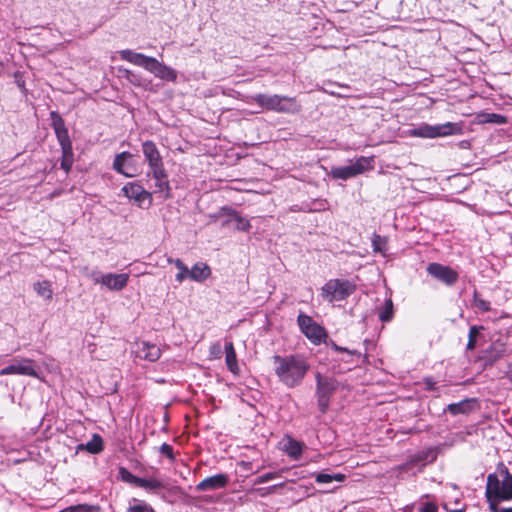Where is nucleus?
Returning <instances> with one entry per match:
<instances>
[{"mask_svg": "<svg viewBox=\"0 0 512 512\" xmlns=\"http://www.w3.org/2000/svg\"><path fill=\"white\" fill-rule=\"evenodd\" d=\"M233 220L236 222V229L239 231H249L251 228L250 221L243 218L240 214H238Z\"/></svg>", "mask_w": 512, "mask_h": 512, "instance_id": "39", "label": "nucleus"}, {"mask_svg": "<svg viewBox=\"0 0 512 512\" xmlns=\"http://www.w3.org/2000/svg\"><path fill=\"white\" fill-rule=\"evenodd\" d=\"M272 361L278 380L289 388L299 385L309 370L308 362L299 354L274 355Z\"/></svg>", "mask_w": 512, "mask_h": 512, "instance_id": "1", "label": "nucleus"}, {"mask_svg": "<svg viewBox=\"0 0 512 512\" xmlns=\"http://www.w3.org/2000/svg\"><path fill=\"white\" fill-rule=\"evenodd\" d=\"M378 316H379L380 321H382V322H389L393 319L394 307H393V302L390 298L385 300L384 306L379 311Z\"/></svg>", "mask_w": 512, "mask_h": 512, "instance_id": "30", "label": "nucleus"}, {"mask_svg": "<svg viewBox=\"0 0 512 512\" xmlns=\"http://www.w3.org/2000/svg\"><path fill=\"white\" fill-rule=\"evenodd\" d=\"M279 448L294 460L299 459L303 452V444L290 436L282 438Z\"/></svg>", "mask_w": 512, "mask_h": 512, "instance_id": "16", "label": "nucleus"}, {"mask_svg": "<svg viewBox=\"0 0 512 512\" xmlns=\"http://www.w3.org/2000/svg\"><path fill=\"white\" fill-rule=\"evenodd\" d=\"M210 354L214 358H220L222 354L221 346L220 344H215L210 347Z\"/></svg>", "mask_w": 512, "mask_h": 512, "instance_id": "45", "label": "nucleus"}, {"mask_svg": "<svg viewBox=\"0 0 512 512\" xmlns=\"http://www.w3.org/2000/svg\"><path fill=\"white\" fill-rule=\"evenodd\" d=\"M152 178L155 180V186L158 192L165 193V198L171 197V187L168 180V174L165 167H161L151 171Z\"/></svg>", "mask_w": 512, "mask_h": 512, "instance_id": "18", "label": "nucleus"}, {"mask_svg": "<svg viewBox=\"0 0 512 512\" xmlns=\"http://www.w3.org/2000/svg\"><path fill=\"white\" fill-rule=\"evenodd\" d=\"M252 99L261 108L278 113H297L301 109L294 97L259 93L253 96Z\"/></svg>", "mask_w": 512, "mask_h": 512, "instance_id": "3", "label": "nucleus"}, {"mask_svg": "<svg viewBox=\"0 0 512 512\" xmlns=\"http://www.w3.org/2000/svg\"><path fill=\"white\" fill-rule=\"evenodd\" d=\"M315 380H316V393H320V372H317L315 374Z\"/></svg>", "mask_w": 512, "mask_h": 512, "instance_id": "49", "label": "nucleus"}, {"mask_svg": "<svg viewBox=\"0 0 512 512\" xmlns=\"http://www.w3.org/2000/svg\"><path fill=\"white\" fill-rule=\"evenodd\" d=\"M410 135L421 138H433L432 125L422 124L418 128L411 130Z\"/></svg>", "mask_w": 512, "mask_h": 512, "instance_id": "33", "label": "nucleus"}, {"mask_svg": "<svg viewBox=\"0 0 512 512\" xmlns=\"http://www.w3.org/2000/svg\"><path fill=\"white\" fill-rule=\"evenodd\" d=\"M370 161L366 157H360L356 160L355 163L344 166L333 168L331 170V175L335 179L346 180L352 177H355L359 174H362L369 166Z\"/></svg>", "mask_w": 512, "mask_h": 512, "instance_id": "8", "label": "nucleus"}, {"mask_svg": "<svg viewBox=\"0 0 512 512\" xmlns=\"http://www.w3.org/2000/svg\"><path fill=\"white\" fill-rule=\"evenodd\" d=\"M127 512H156L154 508L144 501H140L135 505H131Z\"/></svg>", "mask_w": 512, "mask_h": 512, "instance_id": "38", "label": "nucleus"}, {"mask_svg": "<svg viewBox=\"0 0 512 512\" xmlns=\"http://www.w3.org/2000/svg\"><path fill=\"white\" fill-rule=\"evenodd\" d=\"M356 291V284L348 279H330L322 286V296L329 302L347 299Z\"/></svg>", "mask_w": 512, "mask_h": 512, "instance_id": "4", "label": "nucleus"}, {"mask_svg": "<svg viewBox=\"0 0 512 512\" xmlns=\"http://www.w3.org/2000/svg\"><path fill=\"white\" fill-rule=\"evenodd\" d=\"M346 479V475L342 473L330 474L322 472V485L330 484L332 481L343 482Z\"/></svg>", "mask_w": 512, "mask_h": 512, "instance_id": "36", "label": "nucleus"}, {"mask_svg": "<svg viewBox=\"0 0 512 512\" xmlns=\"http://www.w3.org/2000/svg\"><path fill=\"white\" fill-rule=\"evenodd\" d=\"M279 475L278 473L276 472H268V473H265L261 476H259L258 478H256L255 480V484H262V483H266L270 480H273L275 478H277Z\"/></svg>", "mask_w": 512, "mask_h": 512, "instance_id": "42", "label": "nucleus"}, {"mask_svg": "<svg viewBox=\"0 0 512 512\" xmlns=\"http://www.w3.org/2000/svg\"><path fill=\"white\" fill-rule=\"evenodd\" d=\"M485 498L489 505L490 512H501L499 510V504L501 502H504L503 500H500L499 498L494 497L490 492H486V491H485Z\"/></svg>", "mask_w": 512, "mask_h": 512, "instance_id": "37", "label": "nucleus"}, {"mask_svg": "<svg viewBox=\"0 0 512 512\" xmlns=\"http://www.w3.org/2000/svg\"><path fill=\"white\" fill-rule=\"evenodd\" d=\"M482 330H484L483 326L473 325L470 327L469 333H468V342L466 345L467 350L472 351L476 348L477 337H478L480 331H482Z\"/></svg>", "mask_w": 512, "mask_h": 512, "instance_id": "31", "label": "nucleus"}, {"mask_svg": "<svg viewBox=\"0 0 512 512\" xmlns=\"http://www.w3.org/2000/svg\"><path fill=\"white\" fill-rule=\"evenodd\" d=\"M211 275V269L206 263L198 262L190 270L189 278L193 281H205Z\"/></svg>", "mask_w": 512, "mask_h": 512, "instance_id": "25", "label": "nucleus"}, {"mask_svg": "<svg viewBox=\"0 0 512 512\" xmlns=\"http://www.w3.org/2000/svg\"><path fill=\"white\" fill-rule=\"evenodd\" d=\"M238 214L239 213L232 207L223 206L215 214L210 215V218L212 221H217L223 216H229L230 218L234 219Z\"/></svg>", "mask_w": 512, "mask_h": 512, "instance_id": "34", "label": "nucleus"}, {"mask_svg": "<svg viewBox=\"0 0 512 512\" xmlns=\"http://www.w3.org/2000/svg\"><path fill=\"white\" fill-rule=\"evenodd\" d=\"M129 281V275L126 273L115 274V273H107L102 274L99 278L95 280L96 283H99L110 290L120 291L127 286Z\"/></svg>", "mask_w": 512, "mask_h": 512, "instance_id": "12", "label": "nucleus"}, {"mask_svg": "<svg viewBox=\"0 0 512 512\" xmlns=\"http://www.w3.org/2000/svg\"><path fill=\"white\" fill-rule=\"evenodd\" d=\"M51 126L61 147V168L68 174L74 163L72 141L70 139L65 121L57 111L50 112Z\"/></svg>", "mask_w": 512, "mask_h": 512, "instance_id": "2", "label": "nucleus"}, {"mask_svg": "<svg viewBox=\"0 0 512 512\" xmlns=\"http://www.w3.org/2000/svg\"><path fill=\"white\" fill-rule=\"evenodd\" d=\"M159 452L164 455L165 457H167L170 462H174L175 461V454H174V450H173V447L168 444V443H163L160 448H159Z\"/></svg>", "mask_w": 512, "mask_h": 512, "instance_id": "40", "label": "nucleus"}, {"mask_svg": "<svg viewBox=\"0 0 512 512\" xmlns=\"http://www.w3.org/2000/svg\"><path fill=\"white\" fill-rule=\"evenodd\" d=\"M149 72L165 81L175 82L177 80V72L171 67L159 62L156 58Z\"/></svg>", "mask_w": 512, "mask_h": 512, "instance_id": "19", "label": "nucleus"}, {"mask_svg": "<svg viewBox=\"0 0 512 512\" xmlns=\"http://www.w3.org/2000/svg\"><path fill=\"white\" fill-rule=\"evenodd\" d=\"M481 123H491L497 125H503L508 122V118L502 114L497 113H482L479 115Z\"/></svg>", "mask_w": 512, "mask_h": 512, "instance_id": "28", "label": "nucleus"}, {"mask_svg": "<svg viewBox=\"0 0 512 512\" xmlns=\"http://www.w3.org/2000/svg\"><path fill=\"white\" fill-rule=\"evenodd\" d=\"M142 152L150 171L164 167L162 156L152 140H146L142 143Z\"/></svg>", "mask_w": 512, "mask_h": 512, "instance_id": "11", "label": "nucleus"}, {"mask_svg": "<svg viewBox=\"0 0 512 512\" xmlns=\"http://www.w3.org/2000/svg\"><path fill=\"white\" fill-rule=\"evenodd\" d=\"M298 325L304 335L314 344H320V325H318L310 316L299 314Z\"/></svg>", "mask_w": 512, "mask_h": 512, "instance_id": "10", "label": "nucleus"}, {"mask_svg": "<svg viewBox=\"0 0 512 512\" xmlns=\"http://www.w3.org/2000/svg\"><path fill=\"white\" fill-rule=\"evenodd\" d=\"M506 353V345L500 340L494 341L482 354L480 360L485 367L493 366Z\"/></svg>", "mask_w": 512, "mask_h": 512, "instance_id": "13", "label": "nucleus"}, {"mask_svg": "<svg viewBox=\"0 0 512 512\" xmlns=\"http://www.w3.org/2000/svg\"><path fill=\"white\" fill-rule=\"evenodd\" d=\"M420 512H437V506L433 502H427L420 508Z\"/></svg>", "mask_w": 512, "mask_h": 512, "instance_id": "44", "label": "nucleus"}, {"mask_svg": "<svg viewBox=\"0 0 512 512\" xmlns=\"http://www.w3.org/2000/svg\"><path fill=\"white\" fill-rule=\"evenodd\" d=\"M126 77L130 79V76H134V74L130 70H125Z\"/></svg>", "mask_w": 512, "mask_h": 512, "instance_id": "53", "label": "nucleus"}, {"mask_svg": "<svg viewBox=\"0 0 512 512\" xmlns=\"http://www.w3.org/2000/svg\"><path fill=\"white\" fill-rule=\"evenodd\" d=\"M229 483V477L227 474L219 473L203 479L196 485V490L199 492L213 491L221 488H225Z\"/></svg>", "mask_w": 512, "mask_h": 512, "instance_id": "14", "label": "nucleus"}, {"mask_svg": "<svg viewBox=\"0 0 512 512\" xmlns=\"http://www.w3.org/2000/svg\"><path fill=\"white\" fill-rule=\"evenodd\" d=\"M231 221H234V220H233L232 218H229V219H227V220L223 221V222H222V224H221V226H222V227H226V226H228V225H229V223H230Z\"/></svg>", "mask_w": 512, "mask_h": 512, "instance_id": "51", "label": "nucleus"}, {"mask_svg": "<svg viewBox=\"0 0 512 512\" xmlns=\"http://www.w3.org/2000/svg\"><path fill=\"white\" fill-rule=\"evenodd\" d=\"M381 242H383L384 245L386 244V242L381 238L380 235H374L373 240H372V245H373L374 251H379V252L382 251V247L380 245Z\"/></svg>", "mask_w": 512, "mask_h": 512, "instance_id": "43", "label": "nucleus"}, {"mask_svg": "<svg viewBox=\"0 0 512 512\" xmlns=\"http://www.w3.org/2000/svg\"><path fill=\"white\" fill-rule=\"evenodd\" d=\"M501 512H512V508H503Z\"/></svg>", "mask_w": 512, "mask_h": 512, "instance_id": "55", "label": "nucleus"}, {"mask_svg": "<svg viewBox=\"0 0 512 512\" xmlns=\"http://www.w3.org/2000/svg\"><path fill=\"white\" fill-rule=\"evenodd\" d=\"M427 272L429 275L443 282L447 286L454 285L459 278L457 271L449 266H445L436 262L428 264Z\"/></svg>", "mask_w": 512, "mask_h": 512, "instance_id": "9", "label": "nucleus"}, {"mask_svg": "<svg viewBox=\"0 0 512 512\" xmlns=\"http://www.w3.org/2000/svg\"><path fill=\"white\" fill-rule=\"evenodd\" d=\"M168 262L174 263L178 269V273L175 276L177 282L182 283L185 279L189 278L190 270L181 259L173 260L172 258H169Z\"/></svg>", "mask_w": 512, "mask_h": 512, "instance_id": "27", "label": "nucleus"}, {"mask_svg": "<svg viewBox=\"0 0 512 512\" xmlns=\"http://www.w3.org/2000/svg\"><path fill=\"white\" fill-rule=\"evenodd\" d=\"M18 374L23 376H30L42 380L40 375L39 366L33 359L22 358L14 360V362L0 370L1 376Z\"/></svg>", "mask_w": 512, "mask_h": 512, "instance_id": "5", "label": "nucleus"}, {"mask_svg": "<svg viewBox=\"0 0 512 512\" xmlns=\"http://www.w3.org/2000/svg\"><path fill=\"white\" fill-rule=\"evenodd\" d=\"M333 347L335 348V350H338V351L348 352V353H350V354H352V355H356V356H358V357H360V356H361V353H360V352H358V351H356V350H351V351H350V350H348L347 348H341V347L337 346V345H336V344H334V343H333Z\"/></svg>", "mask_w": 512, "mask_h": 512, "instance_id": "47", "label": "nucleus"}, {"mask_svg": "<svg viewBox=\"0 0 512 512\" xmlns=\"http://www.w3.org/2000/svg\"><path fill=\"white\" fill-rule=\"evenodd\" d=\"M425 385H426V389L428 391L436 390V382L433 381V379H431V378H426L425 379Z\"/></svg>", "mask_w": 512, "mask_h": 512, "instance_id": "46", "label": "nucleus"}, {"mask_svg": "<svg viewBox=\"0 0 512 512\" xmlns=\"http://www.w3.org/2000/svg\"><path fill=\"white\" fill-rule=\"evenodd\" d=\"M485 491L500 500H512V482L500 480L496 473L488 474Z\"/></svg>", "mask_w": 512, "mask_h": 512, "instance_id": "7", "label": "nucleus"}, {"mask_svg": "<svg viewBox=\"0 0 512 512\" xmlns=\"http://www.w3.org/2000/svg\"><path fill=\"white\" fill-rule=\"evenodd\" d=\"M448 512H465V510L464 509H455V510L448 511Z\"/></svg>", "mask_w": 512, "mask_h": 512, "instance_id": "56", "label": "nucleus"}, {"mask_svg": "<svg viewBox=\"0 0 512 512\" xmlns=\"http://www.w3.org/2000/svg\"><path fill=\"white\" fill-rule=\"evenodd\" d=\"M33 288L38 296L43 297L48 301H51L53 299V290L50 281H37L36 283H34Z\"/></svg>", "mask_w": 512, "mask_h": 512, "instance_id": "26", "label": "nucleus"}, {"mask_svg": "<svg viewBox=\"0 0 512 512\" xmlns=\"http://www.w3.org/2000/svg\"><path fill=\"white\" fill-rule=\"evenodd\" d=\"M138 488H142L150 493L155 494H158L163 490H170L166 481L156 477L141 478Z\"/></svg>", "mask_w": 512, "mask_h": 512, "instance_id": "20", "label": "nucleus"}, {"mask_svg": "<svg viewBox=\"0 0 512 512\" xmlns=\"http://www.w3.org/2000/svg\"><path fill=\"white\" fill-rule=\"evenodd\" d=\"M119 475H120V478H121L122 481H124L126 483H129V484H132V485H134L136 487L139 486V482H140L141 477L135 476L134 474H132L125 467H120L119 468Z\"/></svg>", "mask_w": 512, "mask_h": 512, "instance_id": "32", "label": "nucleus"}, {"mask_svg": "<svg viewBox=\"0 0 512 512\" xmlns=\"http://www.w3.org/2000/svg\"><path fill=\"white\" fill-rule=\"evenodd\" d=\"M334 489H322L321 490V493H328V492H332Z\"/></svg>", "mask_w": 512, "mask_h": 512, "instance_id": "54", "label": "nucleus"}, {"mask_svg": "<svg viewBox=\"0 0 512 512\" xmlns=\"http://www.w3.org/2000/svg\"><path fill=\"white\" fill-rule=\"evenodd\" d=\"M138 356L150 362H155L161 357V350L156 344L142 342L138 350Z\"/></svg>", "mask_w": 512, "mask_h": 512, "instance_id": "22", "label": "nucleus"}, {"mask_svg": "<svg viewBox=\"0 0 512 512\" xmlns=\"http://www.w3.org/2000/svg\"><path fill=\"white\" fill-rule=\"evenodd\" d=\"M497 470L499 472L498 476H501L502 480L509 482L512 481V474L509 472L508 468L503 463L498 464Z\"/></svg>", "mask_w": 512, "mask_h": 512, "instance_id": "41", "label": "nucleus"}, {"mask_svg": "<svg viewBox=\"0 0 512 512\" xmlns=\"http://www.w3.org/2000/svg\"><path fill=\"white\" fill-rule=\"evenodd\" d=\"M505 378L509 381V384L512 386V364L509 365Z\"/></svg>", "mask_w": 512, "mask_h": 512, "instance_id": "48", "label": "nucleus"}, {"mask_svg": "<svg viewBox=\"0 0 512 512\" xmlns=\"http://www.w3.org/2000/svg\"><path fill=\"white\" fill-rule=\"evenodd\" d=\"M473 305L481 312H488L491 310L490 301L483 299L477 291L473 293Z\"/></svg>", "mask_w": 512, "mask_h": 512, "instance_id": "35", "label": "nucleus"}, {"mask_svg": "<svg viewBox=\"0 0 512 512\" xmlns=\"http://www.w3.org/2000/svg\"><path fill=\"white\" fill-rule=\"evenodd\" d=\"M476 403L477 400L475 398H467L460 402L449 404L446 408V411H448L453 416L459 414L467 415L474 409V405Z\"/></svg>", "mask_w": 512, "mask_h": 512, "instance_id": "21", "label": "nucleus"}, {"mask_svg": "<svg viewBox=\"0 0 512 512\" xmlns=\"http://www.w3.org/2000/svg\"><path fill=\"white\" fill-rule=\"evenodd\" d=\"M121 191L139 208H149L152 204V194L145 190L139 182H129L122 187Z\"/></svg>", "mask_w": 512, "mask_h": 512, "instance_id": "6", "label": "nucleus"}, {"mask_svg": "<svg viewBox=\"0 0 512 512\" xmlns=\"http://www.w3.org/2000/svg\"><path fill=\"white\" fill-rule=\"evenodd\" d=\"M321 333H322V342L326 343V339L328 338V334H327L326 330L323 327H322Z\"/></svg>", "mask_w": 512, "mask_h": 512, "instance_id": "50", "label": "nucleus"}, {"mask_svg": "<svg viewBox=\"0 0 512 512\" xmlns=\"http://www.w3.org/2000/svg\"><path fill=\"white\" fill-rule=\"evenodd\" d=\"M120 58L124 61L130 62L136 66L145 68L147 71L150 70L155 58L146 56L142 53L134 52L130 49L119 51Z\"/></svg>", "mask_w": 512, "mask_h": 512, "instance_id": "15", "label": "nucleus"}, {"mask_svg": "<svg viewBox=\"0 0 512 512\" xmlns=\"http://www.w3.org/2000/svg\"><path fill=\"white\" fill-rule=\"evenodd\" d=\"M85 449L92 454L102 452L104 449L102 437L98 434H94L92 439L86 443Z\"/></svg>", "mask_w": 512, "mask_h": 512, "instance_id": "29", "label": "nucleus"}, {"mask_svg": "<svg viewBox=\"0 0 512 512\" xmlns=\"http://www.w3.org/2000/svg\"><path fill=\"white\" fill-rule=\"evenodd\" d=\"M133 158V154L129 151H123L117 154L113 160L112 168L119 174L131 178L136 174L129 172L128 169L130 167L128 161Z\"/></svg>", "mask_w": 512, "mask_h": 512, "instance_id": "17", "label": "nucleus"}, {"mask_svg": "<svg viewBox=\"0 0 512 512\" xmlns=\"http://www.w3.org/2000/svg\"><path fill=\"white\" fill-rule=\"evenodd\" d=\"M432 130L433 138L455 135L461 132V128L452 122H447L435 126L432 125Z\"/></svg>", "mask_w": 512, "mask_h": 512, "instance_id": "24", "label": "nucleus"}, {"mask_svg": "<svg viewBox=\"0 0 512 512\" xmlns=\"http://www.w3.org/2000/svg\"><path fill=\"white\" fill-rule=\"evenodd\" d=\"M225 362L231 373L234 375L239 374L240 368L238 365L237 354L233 342L231 341L225 344Z\"/></svg>", "mask_w": 512, "mask_h": 512, "instance_id": "23", "label": "nucleus"}, {"mask_svg": "<svg viewBox=\"0 0 512 512\" xmlns=\"http://www.w3.org/2000/svg\"><path fill=\"white\" fill-rule=\"evenodd\" d=\"M314 478L317 483H320V480H321L320 473H314Z\"/></svg>", "mask_w": 512, "mask_h": 512, "instance_id": "52", "label": "nucleus"}]
</instances>
